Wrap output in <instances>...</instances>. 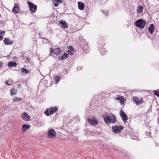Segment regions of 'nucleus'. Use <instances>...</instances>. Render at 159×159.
I'll list each match as a JSON object with an SVG mask.
<instances>
[{
  "mask_svg": "<svg viewBox=\"0 0 159 159\" xmlns=\"http://www.w3.org/2000/svg\"><path fill=\"white\" fill-rule=\"evenodd\" d=\"M120 114L121 117L124 122H125L128 119V118L127 115L122 110H120Z\"/></svg>",
  "mask_w": 159,
  "mask_h": 159,
  "instance_id": "obj_8",
  "label": "nucleus"
},
{
  "mask_svg": "<svg viewBox=\"0 0 159 159\" xmlns=\"http://www.w3.org/2000/svg\"><path fill=\"white\" fill-rule=\"evenodd\" d=\"M4 43L7 45H10L13 43V41L10 40L8 39L7 38H5L3 40Z\"/></svg>",
  "mask_w": 159,
  "mask_h": 159,
  "instance_id": "obj_15",
  "label": "nucleus"
},
{
  "mask_svg": "<svg viewBox=\"0 0 159 159\" xmlns=\"http://www.w3.org/2000/svg\"><path fill=\"white\" fill-rule=\"evenodd\" d=\"M17 93V89L15 88H12L11 89L10 91V93L11 95H16Z\"/></svg>",
  "mask_w": 159,
  "mask_h": 159,
  "instance_id": "obj_21",
  "label": "nucleus"
},
{
  "mask_svg": "<svg viewBox=\"0 0 159 159\" xmlns=\"http://www.w3.org/2000/svg\"><path fill=\"white\" fill-rule=\"evenodd\" d=\"M153 93L157 97H159V91L158 90H154Z\"/></svg>",
  "mask_w": 159,
  "mask_h": 159,
  "instance_id": "obj_28",
  "label": "nucleus"
},
{
  "mask_svg": "<svg viewBox=\"0 0 159 159\" xmlns=\"http://www.w3.org/2000/svg\"><path fill=\"white\" fill-rule=\"evenodd\" d=\"M121 99V97H120L119 95H117V97L116 98V100H120V99Z\"/></svg>",
  "mask_w": 159,
  "mask_h": 159,
  "instance_id": "obj_31",
  "label": "nucleus"
},
{
  "mask_svg": "<svg viewBox=\"0 0 159 159\" xmlns=\"http://www.w3.org/2000/svg\"><path fill=\"white\" fill-rule=\"evenodd\" d=\"M8 66L9 68L12 67H16L17 65L16 62L10 61L8 63Z\"/></svg>",
  "mask_w": 159,
  "mask_h": 159,
  "instance_id": "obj_16",
  "label": "nucleus"
},
{
  "mask_svg": "<svg viewBox=\"0 0 159 159\" xmlns=\"http://www.w3.org/2000/svg\"><path fill=\"white\" fill-rule=\"evenodd\" d=\"M103 119L105 122L107 124H114L116 121V116L113 114L104 116Z\"/></svg>",
  "mask_w": 159,
  "mask_h": 159,
  "instance_id": "obj_1",
  "label": "nucleus"
},
{
  "mask_svg": "<svg viewBox=\"0 0 159 159\" xmlns=\"http://www.w3.org/2000/svg\"><path fill=\"white\" fill-rule=\"evenodd\" d=\"M48 135L49 137L54 138L56 137V132L53 129H51L48 132Z\"/></svg>",
  "mask_w": 159,
  "mask_h": 159,
  "instance_id": "obj_9",
  "label": "nucleus"
},
{
  "mask_svg": "<svg viewBox=\"0 0 159 159\" xmlns=\"http://www.w3.org/2000/svg\"><path fill=\"white\" fill-rule=\"evenodd\" d=\"M30 127V126L29 125H24L22 126V128H21L22 130L23 131H25L27 129H29Z\"/></svg>",
  "mask_w": 159,
  "mask_h": 159,
  "instance_id": "obj_20",
  "label": "nucleus"
},
{
  "mask_svg": "<svg viewBox=\"0 0 159 159\" xmlns=\"http://www.w3.org/2000/svg\"><path fill=\"white\" fill-rule=\"evenodd\" d=\"M22 100V98H18L17 97H15L13 99V101L14 102H16L17 101H21Z\"/></svg>",
  "mask_w": 159,
  "mask_h": 159,
  "instance_id": "obj_25",
  "label": "nucleus"
},
{
  "mask_svg": "<svg viewBox=\"0 0 159 159\" xmlns=\"http://www.w3.org/2000/svg\"><path fill=\"white\" fill-rule=\"evenodd\" d=\"M155 27L154 25L153 24H151L149 26L148 30L151 34H152L155 30Z\"/></svg>",
  "mask_w": 159,
  "mask_h": 159,
  "instance_id": "obj_12",
  "label": "nucleus"
},
{
  "mask_svg": "<svg viewBox=\"0 0 159 159\" xmlns=\"http://www.w3.org/2000/svg\"><path fill=\"white\" fill-rule=\"evenodd\" d=\"M24 60L26 63H28L30 61V59L27 57H23Z\"/></svg>",
  "mask_w": 159,
  "mask_h": 159,
  "instance_id": "obj_26",
  "label": "nucleus"
},
{
  "mask_svg": "<svg viewBox=\"0 0 159 159\" xmlns=\"http://www.w3.org/2000/svg\"><path fill=\"white\" fill-rule=\"evenodd\" d=\"M1 16V15H0V16Z\"/></svg>",
  "mask_w": 159,
  "mask_h": 159,
  "instance_id": "obj_34",
  "label": "nucleus"
},
{
  "mask_svg": "<svg viewBox=\"0 0 159 159\" xmlns=\"http://www.w3.org/2000/svg\"><path fill=\"white\" fill-rule=\"evenodd\" d=\"M134 102L137 106L139 105L140 104H142L144 102L143 98H141L140 99L137 97H135L133 98Z\"/></svg>",
  "mask_w": 159,
  "mask_h": 159,
  "instance_id": "obj_7",
  "label": "nucleus"
},
{
  "mask_svg": "<svg viewBox=\"0 0 159 159\" xmlns=\"http://www.w3.org/2000/svg\"><path fill=\"white\" fill-rule=\"evenodd\" d=\"M61 0H55L54 5L55 7H57L58 6L59 4V2L61 3L62 2L61 1Z\"/></svg>",
  "mask_w": 159,
  "mask_h": 159,
  "instance_id": "obj_24",
  "label": "nucleus"
},
{
  "mask_svg": "<svg viewBox=\"0 0 159 159\" xmlns=\"http://www.w3.org/2000/svg\"><path fill=\"white\" fill-rule=\"evenodd\" d=\"M2 63L0 62V68H1L2 66Z\"/></svg>",
  "mask_w": 159,
  "mask_h": 159,
  "instance_id": "obj_33",
  "label": "nucleus"
},
{
  "mask_svg": "<svg viewBox=\"0 0 159 159\" xmlns=\"http://www.w3.org/2000/svg\"><path fill=\"white\" fill-rule=\"evenodd\" d=\"M135 24L137 27L139 28L140 30H142L145 27L146 22L144 20L140 19L135 22Z\"/></svg>",
  "mask_w": 159,
  "mask_h": 159,
  "instance_id": "obj_3",
  "label": "nucleus"
},
{
  "mask_svg": "<svg viewBox=\"0 0 159 159\" xmlns=\"http://www.w3.org/2000/svg\"><path fill=\"white\" fill-rule=\"evenodd\" d=\"M124 127L122 126L113 125L112 126V131L115 134H118L120 133L123 129Z\"/></svg>",
  "mask_w": 159,
  "mask_h": 159,
  "instance_id": "obj_5",
  "label": "nucleus"
},
{
  "mask_svg": "<svg viewBox=\"0 0 159 159\" xmlns=\"http://www.w3.org/2000/svg\"><path fill=\"white\" fill-rule=\"evenodd\" d=\"M68 57L69 55H68L67 53H64L62 56L58 57V60H59L61 59V60L63 61L64 59H66Z\"/></svg>",
  "mask_w": 159,
  "mask_h": 159,
  "instance_id": "obj_18",
  "label": "nucleus"
},
{
  "mask_svg": "<svg viewBox=\"0 0 159 159\" xmlns=\"http://www.w3.org/2000/svg\"><path fill=\"white\" fill-rule=\"evenodd\" d=\"M22 119L25 121H28L30 119V117L26 112L23 113L21 115Z\"/></svg>",
  "mask_w": 159,
  "mask_h": 159,
  "instance_id": "obj_10",
  "label": "nucleus"
},
{
  "mask_svg": "<svg viewBox=\"0 0 159 159\" xmlns=\"http://www.w3.org/2000/svg\"><path fill=\"white\" fill-rule=\"evenodd\" d=\"M5 33V31L0 30V41L2 40L3 39V36L4 35Z\"/></svg>",
  "mask_w": 159,
  "mask_h": 159,
  "instance_id": "obj_23",
  "label": "nucleus"
},
{
  "mask_svg": "<svg viewBox=\"0 0 159 159\" xmlns=\"http://www.w3.org/2000/svg\"><path fill=\"white\" fill-rule=\"evenodd\" d=\"M89 123L93 125H96L98 124V121L94 118L92 119H89L88 120Z\"/></svg>",
  "mask_w": 159,
  "mask_h": 159,
  "instance_id": "obj_13",
  "label": "nucleus"
},
{
  "mask_svg": "<svg viewBox=\"0 0 159 159\" xmlns=\"http://www.w3.org/2000/svg\"><path fill=\"white\" fill-rule=\"evenodd\" d=\"M57 110L56 107H52L50 108L47 109L44 111V113L48 116H51L53 113L57 111Z\"/></svg>",
  "mask_w": 159,
  "mask_h": 159,
  "instance_id": "obj_4",
  "label": "nucleus"
},
{
  "mask_svg": "<svg viewBox=\"0 0 159 159\" xmlns=\"http://www.w3.org/2000/svg\"><path fill=\"white\" fill-rule=\"evenodd\" d=\"M120 103L121 105L123 104V102L124 101V99L123 96H121V99L120 100Z\"/></svg>",
  "mask_w": 159,
  "mask_h": 159,
  "instance_id": "obj_30",
  "label": "nucleus"
},
{
  "mask_svg": "<svg viewBox=\"0 0 159 159\" xmlns=\"http://www.w3.org/2000/svg\"><path fill=\"white\" fill-rule=\"evenodd\" d=\"M21 72L24 74L26 75L29 73V71L24 68H21Z\"/></svg>",
  "mask_w": 159,
  "mask_h": 159,
  "instance_id": "obj_22",
  "label": "nucleus"
},
{
  "mask_svg": "<svg viewBox=\"0 0 159 159\" xmlns=\"http://www.w3.org/2000/svg\"><path fill=\"white\" fill-rule=\"evenodd\" d=\"M28 4L29 6L30 11L33 13L35 12L37 9V6L29 1L28 2Z\"/></svg>",
  "mask_w": 159,
  "mask_h": 159,
  "instance_id": "obj_6",
  "label": "nucleus"
},
{
  "mask_svg": "<svg viewBox=\"0 0 159 159\" xmlns=\"http://www.w3.org/2000/svg\"><path fill=\"white\" fill-rule=\"evenodd\" d=\"M20 9L19 8L17 7V4L16 3L15 4V6L12 9V11L13 12L17 13L19 12Z\"/></svg>",
  "mask_w": 159,
  "mask_h": 159,
  "instance_id": "obj_17",
  "label": "nucleus"
},
{
  "mask_svg": "<svg viewBox=\"0 0 159 159\" xmlns=\"http://www.w3.org/2000/svg\"><path fill=\"white\" fill-rule=\"evenodd\" d=\"M59 22L61 25L63 29L66 28L68 27V25L65 20H62L59 21Z\"/></svg>",
  "mask_w": 159,
  "mask_h": 159,
  "instance_id": "obj_14",
  "label": "nucleus"
},
{
  "mask_svg": "<svg viewBox=\"0 0 159 159\" xmlns=\"http://www.w3.org/2000/svg\"><path fill=\"white\" fill-rule=\"evenodd\" d=\"M143 8L142 6H140L139 8L137 10V11L139 13H141L143 11Z\"/></svg>",
  "mask_w": 159,
  "mask_h": 159,
  "instance_id": "obj_29",
  "label": "nucleus"
},
{
  "mask_svg": "<svg viewBox=\"0 0 159 159\" xmlns=\"http://www.w3.org/2000/svg\"><path fill=\"white\" fill-rule=\"evenodd\" d=\"M54 80L56 81L57 84L58 83L59 81L60 80V78L57 76H56L54 78Z\"/></svg>",
  "mask_w": 159,
  "mask_h": 159,
  "instance_id": "obj_27",
  "label": "nucleus"
},
{
  "mask_svg": "<svg viewBox=\"0 0 159 159\" xmlns=\"http://www.w3.org/2000/svg\"><path fill=\"white\" fill-rule=\"evenodd\" d=\"M78 8L80 10H82L84 8V4L83 3L81 2H78Z\"/></svg>",
  "mask_w": 159,
  "mask_h": 159,
  "instance_id": "obj_19",
  "label": "nucleus"
},
{
  "mask_svg": "<svg viewBox=\"0 0 159 159\" xmlns=\"http://www.w3.org/2000/svg\"><path fill=\"white\" fill-rule=\"evenodd\" d=\"M61 52V49L59 48H50V54L54 57L58 56Z\"/></svg>",
  "mask_w": 159,
  "mask_h": 159,
  "instance_id": "obj_2",
  "label": "nucleus"
},
{
  "mask_svg": "<svg viewBox=\"0 0 159 159\" xmlns=\"http://www.w3.org/2000/svg\"><path fill=\"white\" fill-rule=\"evenodd\" d=\"M8 81H7L5 83L6 84H7V85L9 86V85H11L12 84H11H11H8Z\"/></svg>",
  "mask_w": 159,
  "mask_h": 159,
  "instance_id": "obj_32",
  "label": "nucleus"
},
{
  "mask_svg": "<svg viewBox=\"0 0 159 159\" xmlns=\"http://www.w3.org/2000/svg\"><path fill=\"white\" fill-rule=\"evenodd\" d=\"M68 53L71 55H73L75 52V50L74 48L72 46H69L68 50L67 51Z\"/></svg>",
  "mask_w": 159,
  "mask_h": 159,
  "instance_id": "obj_11",
  "label": "nucleus"
}]
</instances>
